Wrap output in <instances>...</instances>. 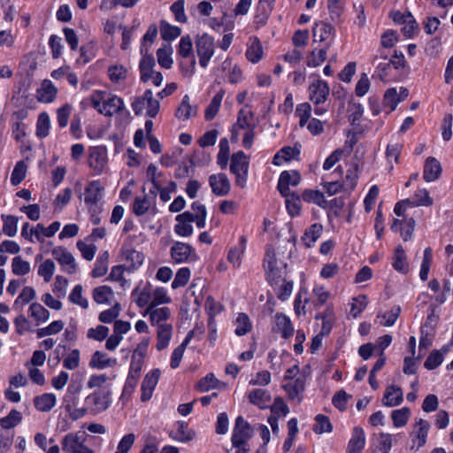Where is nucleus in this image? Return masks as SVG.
Masks as SVG:
<instances>
[{
  "instance_id": "bf43d9fd",
  "label": "nucleus",
  "mask_w": 453,
  "mask_h": 453,
  "mask_svg": "<svg viewBox=\"0 0 453 453\" xmlns=\"http://www.w3.org/2000/svg\"><path fill=\"white\" fill-rule=\"evenodd\" d=\"M403 26L402 32L407 38H412L418 31V25L410 12H407V20Z\"/></svg>"
},
{
  "instance_id": "f03ea898",
  "label": "nucleus",
  "mask_w": 453,
  "mask_h": 453,
  "mask_svg": "<svg viewBox=\"0 0 453 453\" xmlns=\"http://www.w3.org/2000/svg\"><path fill=\"white\" fill-rule=\"evenodd\" d=\"M249 167L250 158L243 151L239 150L231 156L229 169L235 176V184L242 188L247 184Z\"/></svg>"
},
{
  "instance_id": "4d7b16f0",
  "label": "nucleus",
  "mask_w": 453,
  "mask_h": 453,
  "mask_svg": "<svg viewBox=\"0 0 453 453\" xmlns=\"http://www.w3.org/2000/svg\"><path fill=\"white\" fill-rule=\"evenodd\" d=\"M191 272L188 267H182L178 270L175 274L174 280L172 282V288L177 289L184 287L189 280Z\"/></svg>"
},
{
  "instance_id": "7ed1b4c3",
  "label": "nucleus",
  "mask_w": 453,
  "mask_h": 453,
  "mask_svg": "<svg viewBox=\"0 0 453 453\" xmlns=\"http://www.w3.org/2000/svg\"><path fill=\"white\" fill-rule=\"evenodd\" d=\"M196 50L199 58V65L206 68L214 54V40L207 34L197 36L196 39Z\"/></svg>"
},
{
  "instance_id": "5fc2aeb1",
  "label": "nucleus",
  "mask_w": 453,
  "mask_h": 453,
  "mask_svg": "<svg viewBox=\"0 0 453 453\" xmlns=\"http://www.w3.org/2000/svg\"><path fill=\"white\" fill-rule=\"evenodd\" d=\"M161 36L165 41H173L177 38L181 29L178 27L172 26L165 21H162L160 25Z\"/></svg>"
},
{
  "instance_id": "ddd939ff",
  "label": "nucleus",
  "mask_w": 453,
  "mask_h": 453,
  "mask_svg": "<svg viewBox=\"0 0 453 453\" xmlns=\"http://www.w3.org/2000/svg\"><path fill=\"white\" fill-rule=\"evenodd\" d=\"M329 90L326 81L318 80L309 87L310 100L315 105L324 104L329 95Z\"/></svg>"
},
{
  "instance_id": "37998d69",
  "label": "nucleus",
  "mask_w": 453,
  "mask_h": 453,
  "mask_svg": "<svg viewBox=\"0 0 453 453\" xmlns=\"http://www.w3.org/2000/svg\"><path fill=\"white\" fill-rule=\"evenodd\" d=\"M81 443L79 433H69L63 437L61 441L63 450L67 453H75Z\"/></svg>"
},
{
  "instance_id": "3c124183",
  "label": "nucleus",
  "mask_w": 453,
  "mask_h": 453,
  "mask_svg": "<svg viewBox=\"0 0 453 453\" xmlns=\"http://www.w3.org/2000/svg\"><path fill=\"white\" fill-rule=\"evenodd\" d=\"M411 415V411L408 407H403L402 409L395 410L391 413V418L393 420V424L395 427L404 426Z\"/></svg>"
},
{
  "instance_id": "f3484780",
  "label": "nucleus",
  "mask_w": 453,
  "mask_h": 453,
  "mask_svg": "<svg viewBox=\"0 0 453 453\" xmlns=\"http://www.w3.org/2000/svg\"><path fill=\"white\" fill-rule=\"evenodd\" d=\"M104 187L101 186L99 180H91L88 183L84 192V202L87 205H96L102 198Z\"/></svg>"
},
{
  "instance_id": "c9c22d12",
  "label": "nucleus",
  "mask_w": 453,
  "mask_h": 453,
  "mask_svg": "<svg viewBox=\"0 0 453 453\" xmlns=\"http://www.w3.org/2000/svg\"><path fill=\"white\" fill-rule=\"evenodd\" d=\"M224 95L225 91L221 89L213 96L211 103L205 109L204 117L206 120H211L215 118L219 112Z\"/></svg>"
},
{
  "instance_id": "8fccbe9b",
  "label": "nucleus",
  "mask_w": 453,
  "mask_h": 453,
  "mask_svg": "<svg viewBox=\"0 0 453 453\" xmlns=\"http://www.w3.org/2000/svg\"><path fill=\"white\" fill-rule=\"evenodd\" d=\"M14 430L0 428V453H7L13 443Z\"/></svg>"
},
{
  "instance_id": "2eb2a0df",
  "label": "nucleus",
  "mask_w": 453,
  "mask_h": 453,
  "mask_svg": "<svg viewBox=\"0 0 453 453\" xmlns=\"http://www.w3.org/2000/svg\"><path fill=\"white\" fill-rule=\"evenodd\" d=\"M106 150L102 147H96L89 153L88 165L96 174H99L106 165Z\"/></svg>"
},
{
  "instance_id": "c756f323",
  "label": "nucleus",
  "mask_w": 453,
  "mask_h": 453,
  "mask_svg": "<svg viewBox=\"0 0 453 453\" xmlns=\"http://www.w3.org/2000/svg\"><path fill=\"white\" fill-rule=\"evenodd\" d=\"M117 360L115 358L108 357L106 354L101 351H96L89 361V366L96 369H104L106 367H112L116 365Z\"/></svg>"
},
{
  "instance_id": "aec40b11",
  "label": "nucleus",
  "mask_w": 453,
  "mask_h": 453,
  "mask_svg": "<svg viewBox=\"0 0 453 453\" xmlns=\"http://www.w3.org/2000/svg\"><path fill=\"white\" fill-rule=\"evenodd\" d=\"M441 173V167L440 162L433 157H429L425 163L423 178L426 181L431 182L436 180Z\"/></svg>"
},
{
  "instance_id": "0eeeda50",
  "label": "nucleus",
  "mask_w": 453,
  "mask_h": 453,
  "mask_svg": "<svg viewBox=\"0 0 453 453\" xmlns=\"http://www.w3.org/2000/svg\"><path fill=\"white\" fill-rule=\"evenodd\" d=\"M301 181V175L297 171H283L279 178L278 190L282 196L288 197L291 193L289 186H297Z\"/></svg>"
},
{
  "instance_id": "a878e982",
  "label": "nucleus",
  "mask_w": 453,
  "mask_h": 453,
  "mask_svg": "<svg viewBox=\"0 0 453 453\" xmlns=\"http://www.w3.org/2000/svg\"><path fill=\"white\" fill-rule=\"evenodd\" d=\"M393 268L400 273L406 274L409 272L407 256L402 246H397L392 261Z\"/></svg>"
},
{
  "instance_id": "c03bdc74",
  "label": "nucleus",
  "mask_w": 453,
  "mask_h": 453,
  "mask_svg": "<svg viewBox=\"0 0 453 453\" xmlns=\"http://www.w3.org/2000/svg\"><path fill=\"white\" fill-rule=\"evenodd\" d=\"M234 333L238 336H242L250 333L252 329V324L249 316L246 313H239L235 319Z\"/></svg>"
},
{
  "instance_id": "20e7f679",
  "label": "nucleus",
  "mask_w": 453,
  "mask_h": 453,
  "mask_svg": "<svg viewBox=\"0 0 453 453\" xmlns=\"http://www.w3.org/2000/svg\"><path fill=\"white\" fill-rule=\"evenodd\" d=\"M111 390L110 388H103L93 392L86 397V402L91 405L96 412H102L107 410L111 403Z\"/></svg>"
},
{
  "instance_id": "1a4fd4ad",
  "label": "nucleus",
  "mask_w": 453,
  "mask_h": 453,
  "mask_svg": "<svg viewBox=\"0 0 453 453\" xmlns=\"http://www.w3.org/2000/svg\"><path fill=\"white\" fill-rule=\"evenodd\" d=\"M53 257L62 265L65 266V271L73 274L77 270V264L73 256L66 250L64 247L58 246L52 250Z\"/></svg>"
},
{
  "instance_id": "39448f33",
  "label": "nucleus",
  "mask_w": 453,
  "mask_h": 453,
  "mask_svg": "<svg viewBox=\"0 0 453 453\" xmlns=\"http://www.w3.org/2000/svg\"><path fill=\"white\" fill-rule=\"evenodd\" d=\"M252 436V430L250 424L242 417L238 416L235 419L234 427L232 434V443L234 447H241L247 443Z\"/></svg>"
},
{
  "instance_id": "864d4df0",
  "label": "nucleus",
  "mask_w": 453,
  "mask_h": 453,
  "mask_svg": "<svg viewBox=\"0 0 453 453\" xmlns=\"http://www.w3.org/2000/svg\"><path fill=\"white\" fill-rule=\"evenodd\" d=\"M219 383V380L212 373H209L198 380L196 388L200 392H207L210 389L218 388Z\"/></svg>"
},
{
  "instance_id": "f704fd0d",
  "label": "nucleus",
  "mask_w": 453,
  "mask_h": 453,
  "mask_svg": "<svg viewBox=\"0 0 453 453\" xmlns=\"http://www.w3.org/2000/svg\"><path fill=\"white\" fill-rule=\"evenodd\" d=\"M22 419L21 412L12 409L7 416L0 418V428L13 430L22 422Z\"/></svg>"
},
{
  "instance_id": "412c9836",
  "label": "nucleus",
  "mask_w": 453,
  "mask_h": 453,
  "mask_svg": "<svg viewBox=\"0 0 453 453\" xmlns=\"http://www.w3.org/2000/svg\"><path fill=\"white\" fill-rule=\"evenodd\" d=\"M173 335V326L171 324L158 325L157 331V345L158 351L166 349Z\"/></svg>"
},
{
  "instance_id": "72a5a7b5",
  "label": "nucleus",
  "mask_w": 453,
  "mask_h": 453,
  "mask_svg": "<svg viewBox=\"0 0 453 453\" xmlns=\"http://www.w3.org/2000/svg\"><path fill=\"white\" fill-rule=\"evenodd\" d=\"M81 390V386L77 384H70L67 388L66 393L63 398V403L67 411H71L77 405L78 396Z\"/></svg>"
},
{
  "instance_id": "393cba45",
  "label": "nucleus",
  "mask_w": 453,
  "mask_h": 453,
  "mask_svg": "<svg viewBox=\"0 0 453 453\" xmlns=\"http://www.w3.org/2000/svg\"><path fill=\"white\" fill-rule=\"evenodd\" d=\"M57 398L52 393H44L34 398V404L37 411H50L56 405Z\"/></svg>"
},
{
  "instance_id": "09e8293b",
  "label": "nucleus",
  "mask_w": 453,
  "mask_h": 453,
  "mask_svg": "<svg viewBox=\"0 0 453 453\" xmlns=\"http://www.w3.org/2000/svg\"><path fill=\"white\" fill-rule=\"evenodd\" d=\"M50 128V120L47 112L39 114L36 124V135L40 138H44L49 135Z\"/></svg>"
},
{
  "instance_id": "6ab92c4d",
  "label": "nucleus",
  "mask_w": 453,
  "mask_h": 453,
  "mask_svg": "<svg viewBox=\"0 0 453 453\" xmlns=\"http://www.w3.org/2000/svg\"><path fill=\"white\" fill-rule=\"evenodd\" d=\"M197 107L190 104V98L188 95L182 97V100L175 111V117L182 121L188 120L196 116Z\"/></svg>"
},
{
  "instance_id": "4be33fe9",
  "label": "nucleus",
  "mask_w": 453,
  "mask_h": 453,
  "mask_svg": "<svg viewBox=\"0 0 453 453\" xmlns=\"http://www.w3.org/2000/svg\"><path fill=\"white\" fill-rule=\"evenodd\" d=\"M58 93L57 88L49 80H44L41 85V88L37 89L36 97L39 102L42 103H51Z\"/></svg>"
},
{
  "instance_id": "13d9d810",
  "label": "nucleus",
  "mask_w": 453,
  "mask_h": 453,
  "mask_svg": "<svg viewBox=\"0 0 453 453\" xmlns=\"http://www.w3.org/2000/svg\"><path fill=\"white\" fill-rule=\"evenodd\" d=\"M417 441H418V447H423L426 442V437L428 431L430 429V424L428 421L419 418L418 421H417Z\"/></svg>"
},
{
  "instance_id": "603ef678",
  "label": "nucleus",
  "mask_w": 453,
  "mask_h": 453,
  "mask_svg": "<svg viewBox=\"0 0 453 453\" xmlns=\"http://www.w3.org/2000/svg\"><path fill=\"white\" fill-rule=\"evenodd\" d=\"M400 102L401 97L398 96L397 91L395 88L386 90L383 98V104L385 107L388 108V113L393 111Z\"/></svg>"
},
{
  "instance_id": "c85d7f7f",
  "label": "nucleus",
  "mask_w": 453,
  "mask_h": 453,
  "mask_svg": "<svg viewBox=\"0 0 453 453\" xmlns=\"http://www.w3.org/2000/svg\"><path fill=\"white\" fill-rule=\"evenodd\" d=\"M403 402V392L399 387L389 386L387 388L382 399L385 406H397Z\"/></svg>"
},
{
  "instance_id": "680f3d73",
  "label": "nucleus",
  "mask_w": 453,
  "mask_h": 453,
  "mask_svg": "<svg viewBox=\"0 0 453 453\" xmlns=\"http://www.w3.org/2000/svg\"><path fill=\"white\" fill-rule=\"evenodd\" d=\"M286 206L292 217L298 215L301 210L300 196L294 192L291 193L286 197Z\"/></svg>"
},
{
  "instance_id": "69168bd1",
  "label": "nucleus",
  "mask_w": 453,
  "mask_h": 453,
  "mask_svg": "<svg viewBox=\"0 0 453 453\" xmlns=\"http://www.w3.org/2000/svg\"><path fill=\"white\" fill-rule=\"evenodd\" d=\"M295 152L296 150L292 147H284L274 155L273 163L275 165H280L283 162L289 161L294 157Z\"/></svg>"
},
{
  "instance_id": "473e14b6",
  "label": "nucleus",
  "mask_w": 453,
  "mask_h": 453,
  "mask_svg": "<svg viewBox=\"0 0 453 453\" xmlns=\"http://www.w3.org/2000/svg\"><path fill=\"white\" fill-rule=\"evenodd\" d=\"M177 429L170 434V436L180 442H188L193 440L195 433L188 429V425L183 421L176 423Z\"/></svg>"
},
{
  "instance_id": "ea45409f",
  "label": "nucleus",
  "mask_w": 453,
  "mask_h": 453,
  "mask_svg": "<svg viewBox=\"0 0 453 453\" xmlns=\"http://www.w3.org/2000/svg\"><path fill=\"white\" fill-rule=\"evenodd\" d=\"M1 219L3 220L4 234L9 237L15 236L18 231L19 218L14 215L3 214Z\"/></svg>"
},
{
  "instance_id": "e2e57ef3",
  "label": "nucleus",
  "mask_w": 453,
  "mask_h": 453,
  "mask_svg": "<svg viewBox=\"0 0 453 453\" xmlns=\"http://www.w3.org/2000/svg\"><path fill=\"white\" fill-rule=\"evenodd\" d=\"M27 165L24 161H19L12 170L11 182L12 185L19 184L26 177Z\"/></svg>"
},
{
  "instance_id": "cd10ccee",
  "label": "nucleus",
  "mask_w": 453,
  "mask_h": 453,
  "mask_svg": "<svg viewBox=\"0 0 453 453\" xmlns=\"http://www.w3.org/2000/svg\"><path fill=\"white\" fill-rule=\"evenodd\" d=\"M305 383L303 379L297 378L295 380L289 381L283 385L284 390L287 392L288 396L291 400L297 399L301 401L300 395L304 391Z\"/></svg>"
},
{
  "instance_id": "de8ad7c7",
  "label": "nucleus",
  "mask_w": 453,
  "mask_h": 453,
  "mask_svg": "<svg viewBox=\"0 0 453 453\" xmlns=\"http://www.w3.org/2000/svg\"><path fill=\"white\" fill-rule=\"evenodd\" d=\"M31 266L28 261L24 260L20 256L12 258V273L18 276H24L29 273Z\"/></svg>"
},
{
  "instance_id": "b1692460",
  "label": "nucleus",
  "mask_w": 453,
  "mask_h": 453,
  "mask_svg": "<svg viewBox=\"0 0 453 453\" xmlns=\"http://www.w3.org/2000/svg\"><path fill=\"white\" fill-rule=\"evenodd\" d=\"M248 398L252 404L260 409H265L271 401V395L265 389L257 388L249 393Z\"/></svg>"
},
{
  "instance_id": "f257e3e1",
  "label": "nucleus",
  "mask_w": 453,
  "mask_h": 453,
  "mask_svg": "<svg viewBox=\"0 0 453 453\" xmlns=\"http://www.w3.org/2000/svg\"><path fill=\"white\" fill-rule=\"evenodd\" d=\"M104 95V92L97 90L95 91L90 97L93 107L97 110L99 113L111 117L125 109L122 98L118 96H111L105 98Z\"/></svg>"
},
{
  "instance_id": "9b49d317",
  "label": "nucleus",
  "mask_w": 453,
  "mask_h": 453,
  "mask_svg": "<svg viewBox=\"0 0 453 453\" xmlns=\"http://www.w3.org/2000/svg\"><path fill=\"white\" fill-rule=\"evenodd\" d=\"M209 184L212 193L218 196H226L231 188L230 180L225 173L211 174Z\"/></svg>"
},
{
  "instance_id": "58836bf2",
  "label": "nucleus",
  "mask_w": 453,
  "mask_h": 453,
  "mask_svg": "<svg viewBox=\"0 0 453 453\" xmlns=\"http://www.w3.org/2000/svg\"><path fill=\"white\" fill-rule=\"evenodd\" d=\"M35 297V290L32 287H25L14 301L13 309L21 311L22 308Z\"/></svg>"
},
{
  "instance_id": "4468645a",
  "label": "nucleus",
  "mask_w": 453,
  "mask_h": 453,
  "mask_svg": "<svg viewBox=\"0 0 453 453\" xmlns=\"http://www.w3.org/2000/svg\"><path fill=\"white\" fill-rule=\"evenodd\" d=\"M334 27L326 22H318L314 25L312 29V35L314 42H324L325 44L330 42V45L334 36Z\"/></svg>"
},
{
  "instance_id": "79ce46f5",
  "label": "nucleus",
  "mask_w": 453,
  "mask_h": 453,
  "mask_svg": "<svg viewBox=\"0 0 453 453\" xmlns=\"http://www.w3.org/2000/svg\"><path fill=\"white\" fill-rule=\"evenodd\" d=\"M153 203L154 200L149 198L147 196L142 197L137 196L134 198L133 203V211L136 216H142L149 211Z\"/></svg>"
},
{
  "instance_id": "6e6d98bb",
  "label": "nucleus",
  "mask_w": 453,
  "mask_h": 453,
  "mask_svg": "<svg viewBox=\"0 0 453 453\" xmlns=\"http://www.w3.org/2000/svg\"><path fill=\"white\" fill-rule=\"evenodd\" d=\"M316 424L313 426V431L316 434L330 433L333 429V426L327 416L323 414H318L315 417Z\"/></svg>"
},
{
  "instance_id": "338daca9",
  "label": "nucleus",
  "mask_w": 453,
  "mask_h": 453,
  "mask_svg": "<svg viewBox=\"0 0 453 453\" xmlns=\"http://www.w3.org/2000/svg\"><path fill=\"white\" fill-rule=\"evenodd\" d=\"M55 272V264L52 260L47 259L38 268V274L43 277L45 282H50Z\"/></svg>"
},
{
  "instance_id": "bb28decb",
  "label": "nucleus",
  "mask_w": 453,
  "mask_h": 453,
  "mask_svg": "<svg viewBox=\"0 0 453 453\" xmlns=\"http://www.w3.org/2000/svg\"><path fill=\"white\" fill-rule=\"evenodd\" d=\"M275 324L277 331L281 334L285 339L289 338L294 334V327L290 319L283 313H277L275 315Z\"/></svg>"
},
{
  "instance_id": "774afa93",
  "label": "nucleus",
  "mask_w": 453,
  "mask_h": 453,
  "mask_svg": "<svg viewBox=\"0 0 453 453\" xmlns=\"http://www.w3.org/2000/svg\"><path fill=\"white\" fill-rule=\"evenodd\" d=\"M443 359V354L440 350H434L427 357L424 363V366L427 370H434L442 363Z\"/></svg>"
},
{
  "instance_id": "423d86ee",
  "label": "nucleus",
  "mask_w": 453,
  "mask_h": 453,
  "mask_svg": "<svg viewBox=\"0 0 453 453\" xmlns=\"http://www.w3.org/2000/svg\"><path fill=\"white\" fill-rule=\"evenodd\" d=\"M171 257L178 264L195 261L197 258L195 250L189 244L181 242L173 243Z\"/></svg>"
},
{
  "instance_id": "a211bd4d",
  "label": "nucleus",
  "mask_w": 453,
  "mask_h": 453,
  "mask_svg": "<svg viewBox=\"0 0 453 453\" xmlns=\"http://www.w3.org/2000/svg\"><path fill=\"white\" fill-rule=\"evenodd\" d=\"M365 444V435L364 430L359 426H355L348 443L347 453H361Z\"/></svg>"
},
{
  "instance_id": "e433bc0d",
  "label": "nucleus",
  "mask_w": 453,
  "mask_h": 453,
  "mask_svg": "<svg viewBox=\"0 0 453 453\" xmlns=\"http://www.w3.org/2000/svg\"><path fill=\"white\" fill-rule=\"evenodd\" d=\"M322 232V226L319 223L311 225L304 233L302 241L307 248L314 245L317 240L320 237Z\"/></svg>"
},
{
  "instance_id": "dca6fc26",
  "label": "nucleus",
  "mask_w": 453,
  "mask_h": 453,
  "mask_svg": "<svg viewBox=\"0 0 453 453\" xmlns=\"http://www.w3.org/2000/svg\"><path fill=\"white\" fill-rule=\"evenodd\" d=\"M121 257L122 259L126 261L127 266L132 270L141 266L144 260V256L142 252L126 245L121 249Z\"/></svg>"
},
{
  "instance_id": "7c9ffc66",
  "label": "nucleus",
  "mask_w": 453,
  "mask_h": 453,
  "mask_svg": "<svg viewBox=\"0 0 453 453\" xmlns=\"http://www.w3.org/2000/svg\"><path fill=\"white\" fill-rule=\"evenodd\" d=\"M147 313L150 314L151 324L157 326L158 325L165 324V321L169 319L171 314L168 307L156 308L152 306L148 307Z\"/></svg>"
},
{
  "instance_id": "f8f14e48",
  "label": "nucleus",
  "mask_w": 453,
  "mask_h": 453,
  "mask_svg": "<svg viewBox=\"0 0 453 453\" xmlns=\"http://www.w3.org/2000/svg\"><path fill=\"white\" fill-rule=\"evenodd\" d=\"M195 220V214L190 211H185L176 216L177 224L174 226V232L182 237L190 236L193 234L191 225Z\"/></svg>"
},
{
  "instance_id": "2f4dec72",
  "label": "nucleus",
  "mask_w": 453,
  "mask_h": 453,
  "mask_svg": "<svg viewBox=\"0 0 453 453\" xmlns=\"http://www.w3.org/2000/svg\"><path fill=\"white\" fill-rule=\"evenodd\" d=\"M330 48V42L325 44L323 48L314 49L307 57V65L309 67H317L320 65L326 58V53Z\"/></svg>"
},
{
  "instance_id": "a19ab883",
  "label": "nucleus",
  "mask_w": 453,
  "mask_h": 453,
  "mask_svg": "<svg viewBox=\"0 0 453 453\" xmlns=\"http://www.w3.org/2000/svg\"><path fill=\"white\" fill-rule=\"evenodd\" d=\"M28 312L37 324L44 323L50 319V311L38 303H31Z\"/></svg>"
},
{
  "instance_id": "6e6552de",
  "label": "nucleus",
  "mask_w": 453,
  "mask_h": 453,
  "mask_svg": "<svg viewBox=\"0 0 453 453\" xmlns=\"http://www.w3.org/2000/svg\"><path fill=\"white\" fill-rule=\"evenodd\" d=\"M160 373L159 369H154L145 375L141 386L142 402H147L151 398L153 391L158 382Z\"/></svg>"
},
{
  "instance_id": "052dcab7",
  "label": "nucleus",
  "mask_w": 453,
  "mask_h": 453,
  "mask_svg": "<svg viewBox=\"0 0 453 453\" xmlns=\"http://www.w3.org/2000/svg\"><path fill=\"white\" fill-rule=\"evenodd\" d=\"M267 280L271 286H278L283 280L282 268L279 265L265 268Z\"/></svg>"
},
{
  "instance_id": "9d476101",
  "label": "nucleus",
  "mask_w": 453,
  "mask_h": 453,
  "mask_svg": "<svg viewBox=\"0 0 453 453\" xmlns=\"http://www.w3.org/2000/svg\"><path fill=\"white\" fill-rule=\"evenodd\" d=\"M149 48L144 45H141V53L142 58L139 64V69L141 73V81L147 82L150 80L154 73L153 67L155 66V59L152 55L148 54Z\"/></svg>"
},
{
  "instance_id": "5701e85b",
  "label": "nucleus",
  "mask_w": 453,
  "mask_h": 453,
  "mask_svg": "<svg viewBox=\"0 0 453 453\" xmlns=\"http://www.w3.org/2000/svg\"><path fill=\"white\" fill-rule=\"evenodd\" d=\"M59 228L60 223L58 221L52 222L48 227H45L42 224H37L36 226L33 228V234L37 242H43L46 237L50 238L54 236Z\"/></svg>"
},
{
  "instance_id": "0e129e2a",
  "label": "nucleus",
  "mask_w": 453,
  "mask_h": 453,
  "mask_svg": "<svg viewBox=\"0 0 453 453\" xmlns=\"http://www.w3.org/2000/svg\"><path fill=\"white\" fill-rule=\"evenodd\" d=\"M69 301L73 303L80 305L83 309L88 307V302L82 296V286L76 285L69 295Z\"/></svg>"
},
{
  "instance_id": "4c0bfd02",
  "label": "nucleus",
  "mask_w": 453,
  "mask_h": 453,
  "mask_svg": "<svg viewBox=\"0 0 453 453\" xmlns=\"http://www.w3.org/2000/svg\"><path fill=\"white\" fill-rule=\"evenodd\" d=\"M302 198L307 203H314L321 208H326L328 202L322 192L319 190L306 189L302 194Z\"/></svg>"
},
{
  "instance_id": "49530a36",
  "label": "nucleus",
  "mask_w": 453,
  "mask_h": 453,
  "mask_svg": "<svg viewBox=\"0 0 453 453\" xmlns=\"http://www.w3.org/2000/svg\"><path fill=\"white\" fill-rule=\"evenodd\" d=\"M144 98L146 99V115L150 118H155L160 109V103L153 97V93L150 89L144 91Z\"/></svg>"
},
{
  "instance_id": "a18cd8bd",
  "label": "nucleus",
  "mask_w": 453,
  "mask_h": 453,
  "mask_svg": "<svg viewBox=\"0 0 453 453\" xmlns=\"http://www.w3.org/2000/svg\"><path fill=\"white\" fill-rule=\"evenodd\" d=\"M113 296V291L111 287L104 285L95 288L93 290V299L97 303H109Z\"/></svg>"
}]
</instances>
